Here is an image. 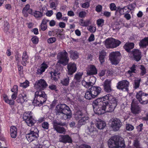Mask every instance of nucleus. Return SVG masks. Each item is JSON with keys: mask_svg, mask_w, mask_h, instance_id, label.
I'll use <instances>...</instances> for the list:
<instances>
[{"mask_svg": "<svg viewBox=\"0 0 148 148\" xmlns=\"http://www.w3.org/2000/svg\"><path fill=\"white\" fill-rule=\"evenodd\" d=\"M99 55L100 62L101 64H102L105 62V59L106 56V53L105 51L102 50L99 52Z\"/></svg>", "mask_w": 148, "mask_h": 148, "instance_id": "7c9ffc66", "label": "nucleus"}, {"mask_svg": "<svg viewBox=\"0 0 148 148\" xmlns=\"http://www.w3.org/2000/svg\"><path fill=\"white\" fill-rule=\"evenodd\" d=\"M52 123L54 130H65L63 127L60 126L64 125H65V123L58 122L56 120H54Z\"/></svg>", "mask_w": 148, "mask_h": 148, "instance_id": "5701e85b", "label": "nucleus"}, {"mask_svg": "<svg viewBox=\"0 0 148 148\" xmlns=\"http://www.w3.org/2000/svg\"><path fill=\"white\" fill-rule=\"evenodd\" d=\"M77 114L78 117H82V118L77 123V128H79L81 125L86 123V121L88 120L89 117L87 116H84L82 113L81 111L78 112Z\"/></svg>", "mask_w": 148, "mask_h": 148, "instance_id": "9b49d317", "label": "nucleus"}, {"mask_svg": "<svg viewBox=\"0 0 148 148\" xmlns=\"http://www.w3.org/2000/svg\"><path fill=\"white\" fill-rule=\"evenodd\" d=\"M57 58L58 60V62L64 66H66L68 64L69 58L68 53L65 50L58 53Z\"/></svg>", "mask_w": 148, "mask_h": 148, "instance_id": "20e7f679", "label": "nucleus"}, {"mask_svg": "<svg viewBox=\"0 0 148 148\" xmlns=\"http://www.w3.org/2000/svg\"><path fill=\"white\" fill-rule=\"evenodd\" d=\"M83 75V73L82 72H77L75 76L74 79L77 80V82H79Z\"/></svg>", "mask_w": 148, "mask_h": 148, "instance_id": "37998d69", "label": "nucleus"}, {"mask_svg": "<svg viewBox=\"0 0 148 148\" xmlns=\"http://www.w3.org/2000/svg\"><path fill=\"white\" fill-rule=\"evenodd\" d=\"M71 110L70 109V111L66 112L65 111L64 112H63V114H60L61 116H58V117H60V119H67L71 117V115L70 114Z\"/></svg>", "mask_w": 148, "mask_h": 148, "instance_id": "e433bc0d", "label": "nucleus"}, {"mask_svg": "<svg viewBox=\"0 0 148 148\" xmlns=\"http://www.w3.org/2000/svg\"><path fill=\"white\" fill-rule=\"evenodd\" d=\"M51 75V79L53 81H55L58 80V78L59 77L60 73H58V71H51L49 72Z\"/></svg>", "mask_w": 148, "mask_h": 148, "instance_id": "bb28decb", "label": "nucleus"}, {"mask_svg": "<svg viewBox=\"0 0 148 148\" xmlns=\"http://www.w3.org/2000/svg\"><path fill=\"white\" fill-rule=\"evenodd\" d=\"M87 73L88 75L96 74L97 73V70L95 66L92 65H90L87 71Z\"/></svg>", "mask_w": 148, "mask_h": 148, "instance_id": "393cba45", "label": "nucleus"}, {"mask_svg": "<svg viewBox=\"0 0 148 148\" xmlns=\"http://www.w3.org/2000/svg\"><path fill=\"white\" fill-rule=\"evenodd\" d=\"M134 47V44L133 43H126L123 46V48L128 52H130L131 50L133 49Z\"/></svg>", "mask_w": 148, "mask_h": 148, "instance_id": "72a5a7b5", "label": "nucleus"}, {"mask_svg": "<svg viewBox=\"0 0 148 148\" xmlns=\"http://www.w3.org/2000/svg\"><path fill=\"white\" fill-rule=\"evenodd\" d=\"M116 12H119L121 15L124 14L126 13L130 12L127 6H125L123 8L119 7L117 8Z\"/></svg>", "mask_w": 148, "mask_h": 148, "instance_id": "473e14b6", "label": "nucleus"}, {"mask_svg": "<svg viewBox=\"0 0 148 148\" xmlns=\"http://www.w3.org/2000/svg\"><path fill=\"white\" fill-rule=\"evenodd\" d=\"M30 5L29 4H26L23 8L22 13L24 16L27 17L28 16V14H31L32 12V10L30 8Z\"/></svg>", "mask_w": 148, "mask_h": 148, "instance_id": "4be33fe9", "label": "nucleus"}, {"mask_svg": "<svg viewBox=\"0 0 148 148\" xmlns=\"http://www.w3.org/2000/svg\"><path fill=\"white\" fill-rule=\"evenodd\" d=\"M89 6L90 3L89 2L86 1L82 4V7L83 8H89Z\"/></svg>", "mask_w": 148, "mask_h": 148, "instance_id": "052dcab7", "label": "nucleus"}, {"mask_svg": "<svg viewBox=\"0 0 148 148\" xmlns=\"http://www.w3.org/2000/svg\"><path fill=\"white\" fill-rule=\"evenodd\" d=\"M58 0H52L49 4L50 7L54 10H56L58 5Z\"/></svg>", "mask_w": 148, "mask_h": 148, "instance_id": "79ce46f5", "label": "nucleus"}, {"mask_svg": "<svg viewBox=\"0 0 148 148\" xmlns=\"http://www.w3.org/2000/svg\"><path fill=\"white\" fill-rule=\"evenodd\" d=\"M90 89L95 98L99 94L101 90V89L100 87L95 86H91Z\"/></svg>", "mask_w": 148, "mask_h": 148, "instance_id": "412c9836", "label": "nucleus"}, {"mask_svg": "<svg viewBox=\"0 0 148 148\" xmlns=\"http://www.w3.org/2000/svg\"><path fill=\"white\" fill-rule=\"evenodd\" d=\"M134 60L138 62L139 61L141 58V52L139 50L134 49L131 52Z\"/></svg>", "mask_w": 148, "mask_h": 148, "instance_id": "a211bd4d", "label": "nucleus"}, {"mask_svg": "<svg viewBox=\"0 0 148 148\" xmlns=\"http://www.w3.org/2000/svg\"><path fill=\"white\" fill-rule=\"evenodd\" d=\"M106 125L105 122L100 121L95 124V125L99 130H103L104 128Z\"/></svg>", "mask_w": 148, "mask_h": 148, "instance_id": "c9c22d12", "label": "nucleus"}, {"mask_svg": "<svg viewBox=\"0 0 148 148\" xmlns=\"http://www.w3.org/2000/svg\"><path fill=\"white\" fill-rule=\"evenodd\" d=\"M49 125L48 122H44L42 124V127L44 129H47L49 127Z\"/></svg>", "mask_w": 148, "mask_h": 148, "instance_id": "bf43d9fd", "label": "nucleus"}, {"mask_svg": "<svg viewBox=\"0 0 148 148\" xmlns=\"http://www.w3.org/2000/svg\"><path fill=\"white\" fill-rule=\"evenodd\" d=\"M56 19L58 20H60L62 18V15L61 12H58L56 14Z\"/></svg>", "mask_w": 148, "mask_h": 148, "instance_id": "e2e57ef3", "label": "nucleus"}, {"mask_svg": "<svg viewBox=\"0 0 148 148\" xmlns=\"http://www.w3.org/2000/svg\"><path fill=\"white\" fill-rule=\"evenodd\" d=\"M95 39V36L93 34H91L88 38V41L90 42H92Z\"/></svg>", "mask_w": 148, "mask_h": 148, "instance_id": "338daca9", "label": "nucleus"}, {"mask_svg": "<svg viewBox=\"0 0 148 148\" xmlns=\"http://www.w3.org/2000/svg\"><path fill=\"white\" fill-rule=\"evenodd\" d=\"M109 56V59L112 63L115 65L119 63L122 57L119 51L111 52L110 53Z\"/></svg>", "mask_w": 148, "mask_h": 148, "instance_id": "423d86ee", "label": "nucleus"}, {"mask_svg": "<svg viewBox=\"0 0 148 148\" xmlns=\"http://www.w3.org/2000/svg\"><path fill=\"white\" fill-rule=\"evenodd\" d=\"M77 82L73 81L70 84V87L72 88H75L78 87Z\"/></svg>", "mask_w": 148, "mask_h": 148, "instance_id": "3c124183", "label": "nucleus"}, {"mask_svg": "<svg viewBox=\"0 0 148 148\" xmlns=\"http://www.w3.org/2000/svg\"><path fill=\"white\" fill-rule=\"evenodd\" d=\"M31 14L33 15L36 18L39 19L43 16V13L41 12L38 11H35L34 12L32 13Z\"/></svg>", "mask_w": 148, "mask_h": 148, "instance_id": "58836bf2", "label": "nucleus"}, {"mask_svg": "<svg viewBox=\"0 0 148 148\" xmlns=\"http://www.w3.org/2000/svg\"><path fill=\"white\" fill-rule=\"evenodd\" d=\"M86 13L85 11H81L79 13V16L80 18H83L86 16Z\"/></svg>", "mask_w": 148, "mask_h": 148, "instance_id": "13d9d810", "label": "nucleus"}, {"mask_svg": "<svg viewBox=\"0 0 148 148\" xmlns=\"http://www.w3.org/2000/svg\"><path fill=\"white\" fill-rule=\"evenodd\" d=\"M68 75H72L77 70L76 65L74 63L70 62L67 64Z\"/></svg>", "mask_w": 148, "mask_h": 148, "instance_id": "2eb2a0df", "label": "nucleus"}, {"mask_svg": "<svg viewBox=\"0 0 148 148\" xmlns=\"http://www.w3.org/2000/svg\"><path fill=\"white\" fill-rule=\"evenodd\" d=\"M110 8L111 11H116L117 9L116 5L114 3H111L110 4ZM116 12H117L116 11Z\"/></svg>", "mask_w": 148, "mask_h": 148, "instance_id": "864d4df0", "label": "nucleus"}, {"mask_svg": "<svg viewBox=\"0 0 148 148\" xmlns=\"http://www.w3.org/2000/svg\"><path fill=\"white\" fill-rule=\"evenodd\" d=\"M11 137L13 138H15L17 136V130H10Z\"/></svg>", "mask_w": 148, "mask_h": 148, "instance_id": "09e8293b", "label": "nucleus"}, {"mask_svg": "<svg viewBox=\"0 0 148 148\" xmlns=\"http://www.w3.org/2000/svg\"><path fill=\"white\" fill-rule=\"evenodd\" d=\"M48 67L47 65L43 62L41 65L40 67L38 68L36 72V74L38 75H40Z\"/></svg>", "mask_w": 148, "mask_h": 148, "instance_id": "b1692460", "label": "nucleus"}, {"mask_svg": "<svg viewBox=\"0 0 148 148\" xmlns=\"http://www.w3.org/2000/svg\"><path fill=\"white\" fill-rule=\"evenodd\" d=\"M113 44L114 46V48L119 46L121 43V42L118 40L113 38Z\"/></svg>", "mask_w": 148, "mask_h": 148, "instance_id": "de8ad7c7", "label": "nucleus"}, {"mask_svg": "<svg viewBox=\"0 0 148 148\" xmlns=\"http://www.w3.org/2000/svg\"><path fill=\"white\" fill-rule=\"evenodd\" d=\"M70 80L69 77L67 76L66 77L63 78L60 81V83L64 86H67L69 84Z\"/></svg>", "mask_w": 148, "mask_h": 148, "instance_id": "4c0bfd02", "label": "nucleus"}, {"mask_svg": "<svg viewBox=\"0 0 148 148\" xmlns=\"http://www.w3.org/2000/svg\"><path fill=\"white\" fill-rule=\"evenodd\" d=\"M30 132L27 134L26 137L29 142H31L33 141L35 139L38 137V130H37L35 132L34 130L31 131Z\"/></svg>", "mask_w": 148, "mask_h": 148, "instance_id": "f8f14e48", "label": "nucleus"}, {"mask_svg": "<svg viewBox=\"0 0 148 148\" xmlns=\"http://www.w3.org/2000/svg\"><path fill=\"white\" fill-rule=\"evenodd\" d=\"M104 21L101 18H99L97 21V24L98 27H102L104 24Z\"/></svg>", "mask_w": 148, "mask_h": 148, "instance_id": "49530a36", "label": "nucleus"}, {"mask_svg": "<svg viewBox=\"0 0 148 148\" xmlns=\"http://www.w3.org/2000/svg\"><path fill=\"white\" fill-rule=\"evenodd\" d=\"M79 148H91V147L90 146L88 145L83 144L80 145Z\"/></svg>", "mask_w": 148, "mask_h": 148, "instance_id": "774afa93", "label": "nucleus"}, {"mask_svg": "<svg viewBox=\"0 0 148 148\" xmlns=\"http://www.w3.org/2000/svg\"><path fill=\"white\" fill-rule=\"evenodd\" d=\"M47 99V96L44 92L38 90L35 92L32 103L34 106H40L46 102Z\"/></svg>", "mask_w": 148, "mask_h": 148, "instance_id": "f03ea898", "label": "nucleus"}, {"mask_svg": "<svg viewBox=\"0 0 148 148\" xmlns=\"http://www.w3.org/2000/svg\"><path fill=\"white\" fill-rule=\"evenodd\" d=\"M140 81V79H138L134 80V84H133L134 88V89H136L139 87Z\"/></svg>", "mask_w": 148, "mask_h": 148, "instance_id": "a18cd8bd", "label": "nucleus"}, {"mask_svg": "<svg viewBox=\"0 0 148 148\" xmlns=\"http://www.w3.org/2000/svg\"><path fill=\"white\" fill-rule=\"evenodd\" d=\"M110 125L113 129L118 130L121 126V123L119 119L115 118L110 121Z\"/></svg>", "mask_w": 148, "mask_h": 148, "instance_id": "ddd939ff", "label": "nucleus"}, {"mask_svg": "<svg viewBox=\"0 0 148 148\" xmlns=\"http://www.w3.org/2000/svg\"><path fill=\"white\" fill-rule=\"evenodd\" d=\"M91 80H93V81L92 82L91 81H89V82H87L85 80H82V85L86 88H88L90 86H93L96 81V78L92 76L91 77Z\"/></svg>", "mask_w": 148, "mask_h": 148, "instance_id": "f3484780", "label": "nucleus"}, {"mask_svg": "<svg viewBox=\"0 0 148 148\" xmlns=\"http://www.w3.org/2000/svg\"><path fill=\"white\" fill-rule=\"evenodd\" d=\"M29 58V56L27 54V52L25 51L23 52L22 56V61L21 64L24 66H25L27 63L28 62V60Z\"/></svg>", "mask_w": 148, "mask_h": 148, "instance_id": "cd10ccee", "label": "nucleus"}, {"mask_svg": "<svg viewBox=\"0 0 148 148\" xmlns=\"http://www.w3.org/2000/svg\"><path fill=\"white\" fill-rule=\"evenodd\" d=\"M129 82L127 80H123L118 82L117 85V88L124 91L128 90Z\"/></svg>", "mask_w": 148, "mask_h": 148, "instance_id": "9d476101", "label": "nucleus"}, {"mask_svg": "<svg viewBox=\"0 0 148 148\" xmlns=\"http://www.w3.org/2000/svg\"><path fill=\"white\" fill-rule=\"evenodd\" d=\"M70 111L69 108L65 104H59L56 108V115L60 116V114H63L65 111Z\"/></svg>", "mask_w": 148, "mask_h": 148, "instance_id": "6e6552de", "label": "nucleus"}, {"mask_svg": "<svg viewBox=\"0 0 148 148\" xmlns=\"http://www.w3.org/2000/svg\"><path fill=\"white\" fill-rule=\"evenodd\" d=\"M85 98L88 100H90L95 98L90 88L87 89L86 91L84 96Z\"/></svg>", "mask_w": 148, "mask_h": 148, "instance_id": "c756f323", "label": "nucleus"}, {"mask_svg": "<svg viewBox=\"0 0 148 148\" xmlns=\"http://www.w3.org/2000/svg\"><path fill=\"white\" fill-rule=\"evenodd\" d=\"M111 80L107 79L104 81L103 86L105 92L107 93H110L113 91V89L111 88Z\"/></svg>", "mask_w": 148, "mask_h": 148, "instance_id": "dca6fc26", "label": "nucleus"}, {"mask_svg": "<svg viewBox=\"0 0 148 148\" xmlns=\"http://www.w3.org/2000/svg\"><path fill=\"white\" fill-rule=\"evenodd\" d=\"M139 44L140 48H146L148 46V37H145L140 40Z\"/></svg>", "mask_w": 148, "mask_h": 148, "instance_id": "c85d7f7f", "label": "nucleus"}, {"mask_svg": "<svg viewBox=\"0 0 148 148\" xmlns=\"http://www.w3.org/2000/svg\"><path fill=\"white\" fill-rule=\"evenodd\" d=\"M136 6V5L135 3H133L131 5H129L127 7L129 10H131L134 8H135Z\"/></svg>", "mask_w": 148, "mask_h": 148, "instance_id": "0e129e2a", "label": "nucleus"}, {"mask_svg": "<svg viewBox=\"0 0 148 148\" xmlns=\"http://www.w3.org/2000/svg\"><path fill=\"white\" fill-rule=\"evenodd\" d=\"M102 7L101 5H98L95 8V10L98 12H101L102 10Z\"/></svg>", "mask_w": 148, "mask_h": 148, "instance_id": "680f3d73", "label": "nucleus"}, {"mask_svg": "<svg viewBox=\"0 0 148 148\" xmlns=\"http://www.w3.org/2000/svg\"><path fill=\"white\" fill-rule=\"evenodd\" d=\"M48 84L44 79H41L36 82L34 87L39 91L44 90L48 86Z\"/></svg>", "mask_w": 148, "mask_h": 148, "instance_id": "1a4fd4ad", "label": "nucleus"}, {"mask_svg": "<svg viewBox=\"0 0 148 148\" xmlns=\"http://www.w3.org/2000/svg\"><path fill=\"white\" fill-rule=\"evenodd\" d=\"M27 101L26 95L24 92H22L19 94L16 99V101L18 103L21 104L23 103L25 101Z\"/></svg>", "mask_w": 148, "mask_h": 148, "instance_id": "aec40b11", "label": "nucleus"}, {"mask_svg": "<svg viewBox=\"0 0 148 148\" xmlns=\"http://www.w3.org/2000/svg\"><path fill=\"white\" fill-rule=\"evenodd\" d=\"M121 138L117 135L111 137L108 141L109 148H124L125 143L123 141L120 140Z\"/></svg>", "mask_w": 148, "mask_h": 148, "instance_id": "7ed1b4c3", "label": "nucleus"}, {"mask_svg": "<svg viewBox=\"0 0 148 148\" xmlns=\"http://www.w3.org/2000/svg\"><path fill=\"white\" fill-rule=\"evenodd\" d=\"M103 102L101 104L94 108L96 114L101 115L106 112H112L116 107L118 103L117 99L110 94H107L102 98Z\"/></svg>", "mask_w": 148, "mask_h": 148, "instance_id": "f257e3e1", "label": "nucleus"}, {"mask_svg": "<svg viewBox=\"0 0 148 148\" xmlns=\"http://www.w3.org/2000/svg\"><path fill=\"white\" fill-rule=\"evenodd\" d=\"M136 65L135 64H133L132 66L130 68V70L127 71V73L129 74L130 76H131L132 75L133 73H135L136 70Z\"/></svg>", "mask_w": 148, "mask_h": 148, "instance_id": "ea45409f", "label": "nucleus"}, {"mask_svg": "<svg viewBox=\"0 0 148 148\" xmlns=\"http://www.w3.org/2000/svg\"><path fill=\"white\" fill-rule=\"evenodd\" d=\"M56 40L55 37H51L47 40V42L49 44H51L54 42Z\"/></svg>", "mask_w": 148, "mask_h": 148, "instance_id": "4d7b16f0", "label": "nucleus"}, {"mask_svg": "<svg viewBox=\"0 0 148 148\" xmlns=\"http://www.w3.org/2000/svg\"><path fill=\"white\" fill-rule=\"evenodd\" d=\"M131 110L132 112L134 114H138L140 112V108L136 101H132L131 104Z\"/></svg>", "mask_w": 148, "mask_h": 148, "instance_id": "4468645a", "label": "nucleus"}, {"mask_svg": "<svg viewBox=\"0 0 148 148\" xmlns=\"http://www.w3.org/2000/svg\"><path fill=\"white\" fill-rule=\"evenodd\" d=\"M105 96L103 97H102L99 98L94 101L92 102V105L93 107V108L94 107H96L97 106H99L100 104H101V102H103V101L102 100V98H103Z\"/></svg>", "mask_w": 148, "mask_h": 148, "instance_id": "f704fd0d", "label": "nucleus"}, {"mask_svg": "<svg viewBox=\"0 0 148 148\" xmlns=\"http://www.w3.org/2000/svg\"><path fill=\"white\" fill-rule=\"evenodd\" d=\"M133 145L136 148H141L140 146V144L139 141L137 140H134Z\"/></svg>", "mask_w": 148, "mask_h": 148, "instance_id": "603ef678", "label": "nucleus"}, {"mask_svg": "<svg viewBox=\"0 0 148 148\" xmlns=\"http://www.w3.org/2000/svg\"><path fill=\"white\" fill-rule=\"evenodd\" d=\"M31 40L33 43L36 44L38 42V38L37 36H35L32 38Z\"/></svg>", "mask_w": 148, "mask_h": 148, "instance_id": "5fc2aeb1", "label": "nucleus"}, {"mask_svg": "<svg viewBox=\"0 0 148 148\" xmlns=\"http://www.w3.org/2000/svg\"><path fill=\"white\" fill-rule=\"evenodd\" d=\"M80 25L82 26L86 27L91 24V22L89 20L87 19L84 21L83 19H81L80 21Z\"/></svg>", "mask_w": 148, "mask_h": 148, "instance_id": "a19ab883", "label": "nucleus"}, {"mask_svg": "<svg viewBox=\"0 0 148 148\" xmlns=\"http://www.w3.org/2000/svg\"><path fill=\"white\" fill-rule=\"evenodd\" d=\"M96 30V28L95 27L92 26H90L89 27L88 30L91 32L94 33L95 32Z\"/></svg>", "mask_w": 148, "mask_h": 148, "instance_id": "69168bd1", "label": "nucleus"}, {"mask_svg": "<svg viewBox=\"0 0 148 148\" xmlns=\"http://www.w3.org/2000/svg\"><path fill=\"white\" fill-rule=\"evenodd\" d=\"M11 91L13 93H17L18 91V86L17 85H14L12 88Z\"/></svg>", "mask_w": 148, "mask_h": 148, "instance_id": "6e6d98bb", "label": "nucleus"}, {"mask_svg": "<svg viewBox=\"0 0 148 148\" xmlns=\"http://www.w3.org/2000/svg\"><path fill=\"white\" fill-rule=\"evenodd\" d=\"M59 141L61 142L66 144L67 143H71L72 142L71 138L68 135H60Z\"/></svg>", "mask_w": 148, "mask_h": 148, "instance_id": "6ab92c4d", "label": "nucleus"}, {"mask_svg": "<svg viewBox=\"0 0 148 148\" xmlns=\"http://www.w3.org/2000/svg\"><path fill=\"white\" fill-rule=\"evenodd\" d=\"M105 45L107 48H114L113 38H107L106 39L105 42Z\"/></svg>", "mask_w": 148, "mask_h": 148, "instance_id": "a878e982", "label": "nucleus"}, {"mask_svg": "<svg viewBox=\"0 0 148 148\" xmlns=\"http://www.w3.org/2000/svg\"><path fill=\"white\" fill-rule=\"evenodd\" d=\"M140 76H143L146 73V69L144 66L142 65H140Z\"/></svg>", "mask_w": 148, "mask_h": 148, "instance_id": "c03bdc74", "label": "nucleus"}, {"mask_svg": "<svg viewBox=\"0 0 148 148\" xmlns=\"http://www.w3.org/2000/svg\"><path fill=\"white\" fill-rule=\"evenodd\" d=\"M20 86L21 87L25 88L29 86V82L27 80H26L24 82L21 83H20Z\"/></svg>", "mask_w": 148, "mask_h": 148, "instance_id": "8fccbe9b", "label": "nucleus"}, {"mask_svg": "<svg viewBox=\"0 0 148 148\" xmlns=\"http://www.w3.org/2000/svg\"><path fill=\"white\" fill-rule=\"evenodd\" d=\"M136 98L139 102L142 104L148 103V94L142 91L138 92L136 96Z\"/></svg>", "mask_w": 148, "mask_h": 148, "instance_id": "39448f33", "label": "nucleus"}, {"mask_svg": "<svg viewBox=\"0 0 148 148\" xmlns=\"http://www.w3.org/2000/svg\"><path fill=\"white\" fill-rule=\"evenodd\" d=\"M23 118L24 121L29 126H32L34 123V120L33 118L32 113L31 111L25 112L23 116Z\"/></svg>", "mask_w": 148, "mask_h": 148, "instance_id": "0eeeda50", "label": "nucleus"}, {"mask_svg": "<svg viewBox=\"0 0 148 148\" xmlns=\"http://www.w3.org/2000/svg\"><path fill=\"white\" fill-rule=\"evenodd\" d=\"M69 52L70 55V58L73 60H76L79 58V53L77 51L70 50L69 51Z\"/></svg>", "mask_w": 148, "mask_h": 148, "instance_id": "2f4dec72", "label": "nucleus"}]
</instances>
